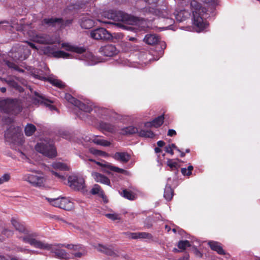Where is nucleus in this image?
Masks as SVG:
<instances>
[{"label":"nucleus","mask_w":260,"mask_h":260,"mask_svg":"<svg viewBox=\"0 0 260 260\" xmlns=\"http://www.w3.org/2000/svg\"><path fill=\"white\" fill-rule=\"evenodd\" d=\"M94 25L93 20L90 19H86L83 20L81 23V26L82 28L85 29H89Z\"/></svg>","instance_id":"a19ab883"},{"label":"nucleus","mask_w":260,"mask_h":260,"mask_svg":"<svg viewBox=\"0 0 260 260\" xmlns=\"http://www.w3.org/2000/svg\"><path fill=\"white\" fill-rule=\"evenodd\" d=\"M23 179L35 186H41L44 184L45 181L44 177L35 175H25Z\"/></svg>","instance_id":"9b49d317"},{"label":"nucleus","mask_w":260,"mask_h":260,"mask_svg":"<svg viewBox=\"0 0 260 260\" xmlns=\"http://www.w3.org/2000/svg\"><path fill=\"white\" fill-rule=\"evenodd\" d=\"M128 238L133 239H152L153 238L152 235L146 232H138V233H131L126 232L124 233Z\"/></svg>","instance_id":"ddd939ff"},{"label":"nucleus","mask_w":260,"mask_h":260,"mask_svg":"<svg viewBox=\"0 0 260 260\" xmlns=\"http://www.w3.org/2000/svg\"><path fill=\"white\" fill-rule=\"evenodd\" d=\"M15 132L16 129L15 127L13 126H10L5 132V138L6 141L11 142L14 140L15 138Z\"/></svg>","instance_id":"b1692460"},{"label":"nucleus","mask_w":260,"mask_h":260,"mask_svg":"<svg viewBox=\"0 0 260 260\" xmlns=\"http://www.w3.org/2000/svg\"><path fill=\"white\" fill-rule=\"evenodd\" d=\"M22 239L24 242L29 243L31 245L36 248L42 249L45 243L44 242L33 238L30 235H25L22 237Z\"/></svg>","instance_id":"4468645a"},{"label":"nucleus","mask_w":260,"mask_h":260,"mask_svg":"<svg viewBox=\"0 0 260 260\" xmlns=\"http://www.w3.org/2000/svg\"><path fill=\"white\" fill-rule=\"evenodd\" d=\"M6 81L9 85L11 86H13L15 88L17 87V83L13 80H6Z\"/></svg>","instance_id":"bf43d9fd"},{"label":"nucleus","mask_w":260,"mask_h":260,"mask_svg":"<svg viewBox=\"0 0 260 260\" xmlns=\"http://www.w3.org/2000/svg\"><path fill=\"white\" fill-rule=\"evenodd\" d=\"M164 117L163 115H160L155 118L152 122H147L145 125L146 127H150L153 126L155 127L160 126L164 122Z\"/></svg>","instance_id":"bb28decb"},{"label":"nucleus","mask_w":260,"mask_h":260,"mask_svg":"<svg viewBox=\"0 0 260 260\" xmlns=\"http://www.w3.org/2000/svg\"><path fill=\"white\" fill-rule=\"evenodd\" d=\"M100 127L102 131H105L111 133H114L117 131V128L114 125L107 122H100Z\"/></svg>","instance_id":"5701e85b"},{"label":"nucleus","mask_w":260,"mask_h":260,"mask_svg":"<svg viewBox=\"0 0 260 260\" xmlns=\"http://www.w3.org/2000/svg\"><path fill=\"white\" fill-rule=\"evenodd\" d=\"M143 12L146 14H152L159 17H164L165 16L163 12L156 9L155 6L154 7H146L143 9Z\"/></svg>","instance_id":"4be33fe9"},{"label":"nucleus","mask_w":260,"mask_h":260,"mask_svg":"<svg viewBox=\"0 0 260 260\" xmlns=\"http://www.w3.org/2000/svg\"><path fill=\"white\" fill-rule=\"evenodd\" d=\"M208 244L212 250L216 251L218 254L220 255L225 254L221 243L217 241H210Z\"/></svg>","instance_id":"a211bd4d"},{"label":"nucleus","mask_w":260,"mask_h":260,"mask_svg":"<svg viewBox=\"0 0 260 260\" xmlns=\"http://www.w3.org/2000/svg\"><path fill=\"white\" fill-rule=\"evenodd\" d=\"M1 234L7 238H9L13 235V232L8 229L4 228L1 232Z\"/></svg>","instance_id":"3c124183"},{"label":"nucleus","mask_w":260,"mask_h":260,"mask_svg":"<svg viewBox=\"0 0 260 260\" xmlns=\"http://www.w3.org/2000/svg\"><path fill=\"white\" fill-rule=\"evenodd\" d=\"M100 52L106 56H112L117 53V50L115 46L110 44L101 47Z\"/></svg>","instance_id":"f3484780"},{"label":"nucleus","mask_w":260,"mask_h":260,"mask_svg":"<svg viewBox=\"0 0 260 260\" xmlns=\"http://www.w3.org/2000/svg\"><path fill=\"white\" fill-rule=\"evenodd\" d=\"M65 244H48L44 243L42 249L50 250L51 252L54 254L55 257L64 259L68 258V254L66 251L61 249L64 247Z\"/></svg>","instance_id":"39448f33"},{"label":"nucleus","mask_w":260,"mask_h":260,"mask_svg":"<svg viewBox=\"0 0 260 260\" xmlns=\"http://www.w3.org/2000/svg\"><path fill=\"white\" fill-rule=\"evenodd\" d=\"M85 113L86 112H84L81 111L79 112V113L78 114V116L81 119L86 120L88 117V115Z\"/></svg>","instance_id":"5fc2aeb1"},{"label":"nucleus","mask_w":260,"mask_h":260,"mask_svg":"<svg viewBox=\"0 0 260 260\" xmlns=\"http://www.w3.org/2000/svg\"><path fill=\"white\" fill-rule=\"evenodd\" d=\"M95 163L100 166H105V167L109 169L110 170L117 173L124 174L126 172V171L124 170V169L119 168L115 166H113L109 164H107L106 165H103L102 164L98 161H96Z\"/></svg>","instance_id":"c85d7f7f"},{"label":"nucleus","mask_w":260,"mask_h":260,"mask_svg":"<svg viewBox=\"0 0 260 260\" xmlns=\"http://www.w3.org/2000/svg\"><path fill=\"white\" fill-rule=\"evenodd\" d=\"M43 52L45 54H52L55 57H62L64 58H67L69 57L70 54L63 51H54V48L52 47L46 46L44 47Z\"/></svg>","instance_id":"f8f14e48"},{"label":"nucleus","mask_w":260,"mask_h":260,"mask_svg":"<svg viewBox=\"0 0 260 260\" xmlns=\"http://www.w3.org/2000/svg\"><path fill=\"white\" fill-rule=\"evenodd\" d=\"M62 47L67 51H71L81 54L84 53L81 56V59L86 62L87 64L92 66L99 62L98 59L90 52H85V48L83 47L72 46L69 43H63L61 44Z\"/></svg>","instance_id":"f03ea898"},{"label":"nucleus","mask_w":260,"mask_h":260,"mask_svg":"<svg viewBox=\"0 0 260 260\" xmlns=\"http://www.w3.org/2000/svg\"><path fill=\"white\" fill-rule=\"evenodd\" d=\"M48 200L53 206L60 208L61 198H56V199H49Z\"/></svg>","instance_id":"49530a36"},{"label":"nucleus","mask_w":260,"mask_h":260,"mask_svg":"<svg viewBox=\"0 0 260 260\" xmlns=\"http://www.w3.org/2000/svg\"><path fill=\"white\" fill-rule=\"evenodd\" d=\"M137 133H138V128L133 126H130L123 128L121 132L123 135H132Z\"/></svg>","instance_id":"72a5a7b5"},{"label":"nucleus","mask_w":260,"mask_h":260,"mask_svg":"<svg viewBox=\"0 0 260 260\" xmlns=\"http://www.w3.org/2000/svg\"><path fill=\"white\" fill-rule=\"evenodd\" d=\"M60 208L66 210H71L73 208V203L66 198L61 197Z\"/></svg>","instance_id":"cd10ccee"},{"label":"nucleus","mask_w":260,"mask_h":260,"mask_svg":"<svg viewBox=\"0 0 260 260\" xmlns=\"http://www.w3.org/2000/svg\"><path fill=\"white\" fill-rule=\"evenodd\" d=\"M36 151L49 158L54 157L57 152L54 146L53 141L50 139H44L38 143L35 146Z\"/></svg>","instance_id":"7ed1b4c3"},{"label":"nucleus","mask_w":260,"mask_h":260,"mask_svg":"<svg viewBox=\"0 0 260 260\" xmlns=\"http://www.w3.org/2000/svg\"><path fill=\"white\" fill-rule=\"evenodd\" d=\"M91 141L96 145H99L103 146H109L111 143L109 141L104 139H101L98 138V136H94L91 139Z\"/></svg>","instance_id":"2f4dec72"},{"label":"nucleus","mask_w":260,"mask_h":260,"mask_svg":"<svg viewBox=\"0 0 260 260\" xmlns=\"http://www.w3.org/2000/svg\"><path fill=\"white\" fill-rule=\"evenodd\" d=\"M90 37L95 40H110L113 37L112 34L103 27L92 30L90 32Z\"/></svg>","instance_id":"6e6552de"},{"label":"nucleus","mask_w":260,"mask_h":260,"mask_svg":"<svg viewBox=\"0 0 260 260\" xmlns=\"http://www.w3.org/2000/svg\"><path fill=\"white\" fill-rule=\"evenodd\" d=\"M112 157L121 163H127L131 159V155L126 152H116Z\"/></svg>","instance_id":"2eb2a0df"},{"label":"nucleus","mask_w":260,"mask_h":260,"mask_svg":"<svg viewBox=\"0 0 260 260\" xmlns=\"http://www.w3.org/2000/svg\"><path fill=\"white\" fill-rule=\"evenodd\" d=\"M52 174L54 175L56 177H57V178L60 179V180H64L65 179V178L63 176V175H61L60 174H59V173L54 171H51Z\"/></svg>","instance_id":"6e6d98bb"},{"label":"nucleus","mask_w":260,"mask_h":260,"mask_svg":"<svg viewBox=\"0 0 260 260\" xmlns=\"http://www.w3.org/2000/svg\"><path fill=\"white\" fill-rule=\"evenodd\" d=\"M105 18L117 21H125L128 16L121 11L110 10L103 12L102 15Z\"/></svg>","instance_id":"0eeeda50"},{"label":"nucleus","mask_w":260,"mask_h":260,"mask_svg":"<svg viewBox=\"0 0 260 260\" xmlns=\"http://www.w3.org/2000/svg\"><path fill=\"white\" fill-rule=\"evenodd\" d=\"M11 26L18 31H22L25 28V25L23 23L21 20L18 23L13 21L12 22Z\"/></svg>","instance_id":"4c0bfd02"},{"label":"nucleus","mask_w":260,"mask_h":260,"mask_svg":"<svg viewBox=\"0 0 260 260\" xmlns=\"http://www.w3.org/2000/svg\"><path fill=\"white\" fill-rule=\"evenodd\" d=\"M203 3L206 4L209 7L212 8H215L219 3V0H201Z\"/></svg>","instance_id":"37998d69"},{"label":"nucleus","mask_w":260,"mask_h":260,"mask_svg":"<svg viewBox=\"0 0 260 260\" xmlns=\"http://www.w3.org/2000/svg\"><path fill=\"white\" fill-rule=\"evenodd\" d=\"M157 144L158 147H162L165 145V143L163 141H159L157 142Z\"/></svg>","instance_id":"774afa93"},{"label":"nucleus","mask_w":260,"mask_h":260,"mask_svg":"<svg viewBox=\"0 0 260 260\" xmlns=\"http://www.w3.org/2000/svg\"><path fill=\"white\" fill-rule=\"evenodd\" d=\"M11 223L16 230L20 233H25L26 230L24 225L19 223L16 219L12 218L11 220Z\"/></svg>","instance_id":"7c9ffc66"},{"label":"nucleus","mask_w":260,"mask_h":260,"mask_svg":"<svg viewBox=\"0 0 260 260\" xmlns=\"http://www.w3.org/2000/svg\"><path fill=\"white\" fill-rule=\"evenodd\" d=\"M32 41L41 44H52L56 41V38L47 34L36 35Z\"/></svg>","instance_id":"9d476101"},{"label":"nucleus","mask_w":260,"mask_h":260,"mask_svg":"<svg viewBox=\"0 0 260 260\" xmlns=\"http://www.w3.org/2000/svg\"><path fill=\"white\" fill-rule=\"evenodd\" d=\"M158 40V37L155 34H148L145 36L143 39L146 43L151 45L156 44Z\"/></svg>","instance_id":"a878e982"},{"label":"nucleus","mask_w":260,"mask_h":260,"mask_svg":"<svg viewBox=\"0 0 260 260\" xmlns=\"http://www.w3.org/2000/svg\"><path fill=\"white\" fill-rule=\"evenodd\" d=\"M138 133L139 136L145 138H152L154 136L153 133L151 131L141 129L140 131H138Z\"/></svg>","instance_id":"ea45409f"},{"label":"nucleus","mask_w":260,"mask_h":260,"mask_svg":"<svg viewBox=\"0 0 260 260\" xmlns=\"http://www.w3.org/2000/svg\"><path fill=\"white\" fill-rule=\"evenodd\" d=\"M167 164L170 168L171 171H177L178 172V169L180 167L177 161L171 159H169L167 160Z\"/></svg>","instance_id":"e433bc0d"},{"label":"nucleus","mask_w":260,"mask_h":260,"mask_svg":"<svg viewBox=\"0 0 260 260\" xmlns=\"http://www.w3.org/2000/svg\"><path fill=\"white\" fill-rule=\"evenodd\" d=\"M91 193L93 194H100L103 193V191L102 190L100 185L98 184H95L93 185L92 188L91 190Z\"/></svg>","instance_id":"09e8293b"},{"label":"nucleus","mask_w":260,"mask_h":260,"mask_svg":"<svg viewBox=\"0 0 260 260\" xmlns=\"http://www.w3.org/2000/svg\"><path fill=\"white\" fill-rule=\"evenodd\" d=\"M98 250L107 255L112 256L113 257H117L119 256L118 250L114 249L112 247H107L101 244L99 245Z\"/></svg>","instance_id":"dca6fc26"},{"label":"nucleus","mask_w":260,"mask_h":260,"mask_svg":"<svg viewBox=\"0 0 260 260\" xmlns=\"http://www.w3.org/2000/svg\"><path fill=\"white\" fill-rule=\"evenodd\" d=\"M0 110L12 114H17L21 111L17 101L9 99L0 100Z\"/></svg>","instance_id":"20e7f679"},{"label":"nucleus","mask_w":260,"mask_h":260,"mask_svg":"<svg viewBox=\"0 0 260 260\" xmlns=\"http://www.w3.org/2000/svg\"><path fill=\"white\" fill-rule=\"evenodd\" d=\"M77 104L76 106L84 112L90 113L93 109V106L91 103H84L79 101V103Z\"/></svg>","instance_id":"393cba45"},{"label":"nucleus","mask_w":260,"mask_h":260,"mask_svg":"<svg viewBox=\"0 0 260 260\" xmlns=\"http://www.w3.org/2000/svg\"><path fill=\"white\" fill-rule=\"evenodd\" d=\"M165 151L167 153H170L171 155L174 154L173 150H172L170 145L165 147Z\"/></svg>","instance_id":"4d7b16f0"},{"label":"nucleus","mask_w":260,"mask_h":260,"mask_svg":"<svg viewBox=\"0 0 260 260\" xmlns=\"http://www.w3.org/2000/svg\"><path fill=\"white\" fill-rule=\"evenodd\" d=\"M36 131V126L32 124H27L24 129L25 134L27 136H31Z\"/></svg>","instance_id":"f704fd0d"},{"label":"nucleus","mask_w":260,"mask_h":260,"mask_svg":"<svg viewBox=\"0 0 260 260\" xmlns=\"http://www.w3.org/2000/svg\"><path fill=\"white\" fill-rule=\"evenodd\" d=\"M49 81L53 85L59 88H62L65 86L64 84L61 81L57 79L50 78L49 79Z\"/></svg>","instance_id":"58836bf2"},{"label":"nucleus","mask_w":260,"mask_h":260,"mask_svg":"<svg viewBox=\"0 0 260 260\" xmlns=\"http://www.w3.org/2000/svg\"><path fill=\"white\" fill-rule=\"evenodd\" d=\"M106 216L109 219H110L112 220H119L120 219V217L119 215L117 214L116 213H113V214H106Z\"/></svg>","instance_id":"603ef678"},{"label":"nucleus","mask_w":260,"mask_h":260,"mask_svg":"<svg viewBox=\"0 0 260 260\" xmlns=\"http://www.w3.org/2000/svg\"><path fill=\"white\" fill-rule=\"evenodd\" d=\"M7 66L9 67V68H13L15 70H18V67H17V65H16L15 63H14L13 62H10V61H8L7 62Z\"/></svg>","instance_id":"13d9d810"},{"label":"nucleus","mask_w":260,"mask_h":260,"mask_svg":"<svg viewBox=\"0 0 260 260\" xmlns=\"http://www.w3.org/2000/svg\"><path fill=\"white\" fill-rule=\"evenodd\" d=\"M185 13L187 14V13L184 11H181L177 12L176 14H175L176 19L179 22H181L184 20L186 17L185 16Z\"/></svg>","instance_id":"c03bdc74"},{"label":"nucleus","mask_w":260,"mask_h":260,"mask_svg":"<svg viewBox=\"0 0 260 260\" xmlns=\"http://www.w3.org/2000/svg\"><path fill=\"white\" fill-rule=\"evenodd\" d=\"M187 174H191V172L193 169V167L192 166H189L187 168Z\"/></svg>","instance_id":"69168bd1"},{"label":"nucleus","mask_w":260,"mask_h":260,"mask_svg":"<svg viewBox=\"0 0 260 260\" xmlns=\"http://www.w3.org/2000/svg\"><path fill=\"white\" fill-rule=\"evenodd\" d=\"M190 246V243L187 240L180 241L178 242V247L181 250H185L187 247Z\"/></svg>","instance_id":"a18cd8bd"},{"label":"nucleus","mask_w":260,"mask_h":260,"mask_svg":"<svg viewBox=\"0 0 260 260\" xmlns=\"http://www.w3.org/2000/svg\"><path fill=\"white\" fill-rule=\"evenodd\" d=\"M18 51L20 52L23 51V53L17 56L16 53H15L13 55V57L15 58L16 59L24 60L27 58L28 55L30 54V50L27 48V46H20L18 48Z\"/></svg>","instance_id":"aec40b11"},{"label":"nucleus","mask_w":260,"mask_h":260,"mask_svg":"<svg viewBox=\"0 0 260 260\" xmlns=\"http://www.w3.org/2000/svg\"><path fill=\"white\" fill-rule=\"evenodd\" d=\"M69 186L73 189L81 190L84 187V179L81 177L75 175L70 176L68 178Z\"/></svg>","instance_id":"1a4fd4ad"},{"label":"nucleus","mask_w":260,"mask_h":260,"mask_svg":"<svg viewBox=\"0 0 260 260\" xmlns=\"http://www.w3.org/2000/svg\"><path fill=\"white\" fill-rule=\"evenodd\" d=\"M174 195L173 190L170 185L167 184L164 190V197L167 201H170Z\"/></svg>","instance_id":"c756f323"},{"label":"nucleus","mask_w":260,"mask_h":260,"mask_svg":"<svg viewBox=\"0 0 260 260\" xmlns=\"http://www.w3.org/2000/svg\"><path fill=\"white\" fill-rule=\"evenodd\" d=\"M126 39L129 41L137 42V39L135 37L127 36Z\"/></svg>","instance_id":"338daca9"},{"label":"nucleus","mask_w":260,"mask_h":260,"mask_svg":"<svg viewBox=\"0 0 260 260\" xmlns=\"http://www.w3.org/2000/svg\"><path fill=\"white\" fill-rule=\"evenodd\" d=\"M149 5H155L159 0H144Z\"/></svg>","instance_id":"052dcab7"},{"label":"nucleus","mask_w":260,"mask_h":260,"mask_svg":"<svg viewBox=\"0 0 260 260\" xmlns=\"http://www.w3.org/2000/svg\"><path fill=\"white\" fill-rule=\"evenodd\" d=\"M95 111L98 113L100 116L102 117L103 115H105L107 110L104 108H97Z\"/></svg>","instance_id":"864d4df0"},{"label":"nucleus","mask_w":260,"mask_h":260,"mask_svg":"<svg viewBox=\"0 0 260 260\" xmlns=\"http://www.w3.org/2000/svg\"><path fill=\"white\" fill-rule=\"evenodd\" d=\"M90 152L92 154H93L94 155H96L103 156H108V154L106 152H105L104 151H102L101 150H99L95 149L93 148H91L90 149Z\"/></svg>","instance_id":"de8ad7c7"},{"label":"nucleus","mask_w":260,"mask_h":260,"mask_svg":"<svg viewBox=\"0 0 260 260\" xmlns=\"http://www.w3.org/2000/svg\"><path fill=\"white\" fill-rule=\"evenodd\" d=\"M64 98L68 102L75 106L76 104H77V103H79V101L78 100L75 99L69 93L65 94Z\"/></svg>","instance_id":"79ce46f5"},{"label":"nucleus","mask_w":260,"mask_h":260,"mask_svg":"<svg viewBox=\"0 0 260 260\" xmlns=\"http://www.w3.org/2000/svg\"><path fill=\"white\" fill-rule=\"evenodd\" d=\"M34 94L35 97L33 98V100L35 104H45L48 106L47 102L52 103L51 101L47 99L43 94L35 91Z\"/></svg>","instance_id":"6ab92c4d"},{"label":"nucleus","mask_w":260,"mask_h":260,"mask_svg":"<svg viewBox=\"0 0 260 260\" xmlns=\"http://www.w3.org/2000/svg\"><path fill=\"white\" fill-rule=\"evenodd\" d=\"M52 167L54 169L59 170L61 171H66L68 170L69 169V167L67 165L60 162H53L52 164Z\"/></svg>","instance_id":"c9c22d12"},{"label":"nucleus","mask_w":260,"mask_h":260,"mask_svg":"<svg viewBox=\"0 0 260 260\" xmlns=\"http://www.w3.org/2000/svg\"><path fill=\"white\" fill-rule=\"evenodd\" d=\"M209 17L207 9L196 2V32H205L208 31L210 24L207 18Z\"/></svg>","instance_id":"f257e3e1"},{"label":"nucleus","mask_w":260,"mask_h":260,"mask_svg":"<svg viewBox=\"0 0 260 260\" xmlns=\"http://www.w3.org/2000/svg\"><path fill=\"white\" fill-rule=\"evenodd\" d=\"M92 176L95 179V180L101 183H103L107 185H109L110 183V181L109 179L106 176L100 174L99 173L94 172L92 173Z\"/></svg>","instance_id":"412c9836"},{"label":"nucleus","mask_w":260,"mask_h":260,"mask_svg":"<svg viewBox=\"0 0 260 260\" xmlns=\"http://www.w3.org/2000/svg\"><path fill=\"white\" fill-rule=\"evenodd\" d=\"M181 172L182 173V174L184 175V176H189L190 175V174H187V169L186 168H182L181 169Z\"/></svg>","instance_id":"e2e57ef3"},{"label":"nucleus","mask_w":260,"mask_h":260,"mask_svg":"<svg viewBox=\"0 0 260 260\" xmlns=\"http://www.w3.org/2000/svg\"><path fill=\"white\" fill-rule=\"evenodd\" d=\"M25 43H26L31 48L36 49V50H38V48H37L36 45L34 44H33L32 43H31L28 41H26Z\"/></svg>","instance_id":"0e129e2a"},{"label":"nucleus","mask_w":260,"mask_h":260,"mask_svg":"<svg viewBox=\"0 0 260 260\" xmlns=\"http://www.w3.org/2000/svg\"><path fill=\"white\" fill-rule=\"evenodd\" d=\"M72 23V20H64L62 18H45L42 21L43 25H46L47 26H59L64 27L70 25Z\"/></svg>","instance_id":"423d86ee"},{"label":"nucleus","mask_w":260,"mask_h":260,"mask_svg":"<svg viewBox=\"0 0 260 260\" xmlns=\"http://www.w3.org/2000/svg\"><path fill=\"white\" fill-rule=\"evenodd\" d=\"M120 194L123 197L129 200H134L136 199V196L135 193H134L132 191L128 190L126 189H123Z\"/></svg>","instance_id":"473e14b6"},{"label":"nucleus","mask_w":260,"mask_h":260,"mask_svg":"<svg viewBox=\"0 0 260 260\" xmlns=\"http://www.w3.org/2000/svg\"><path fill=\"white\" fill-rule=\"evenodd\" d=\"M11 179L10 174L9 173H6L3 176H0V184H2L5 182H8Z\"/></svg>","instance_id":"8fccbe9b"},{"label":"nucleus","mask_w":260,"mask_h":260,"mask_svg":"<svg viewBox=\"0 0 260 260\" xmlns=\"http://www.w3.org/2000/svg\"><path fill=\"white\" fill-rule=\"evenodd\" d=\"M176 135V132L175 130L172 129H169L168 132V136H169L170 137H172V136H175Z\"/></svg>","instance_id":"680f3d73"}]
</instances>
